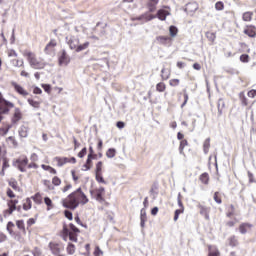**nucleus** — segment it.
Masks as SVG:
<instances>
[{
	"label": "nucleus",
	"instance_id": "obj_1",
	"mask_svg": "<svg viewBox=\"0 0 256 256\" xmlns=\"http://www.w3.org/2000/svg\"><path fill=\"white\" fill-rule=\"evenodd\" d=\"M87 203H89V198L81 188L76 189L62 200V206L71 211H75L79 205H87Z\"/></svg>",
	"mask_w": 256,
	"mask_h": 256
},
{
	"label": "nucleus",
	"instance_id": "obj_2",
	"mask_svg": "<svg viewBox=\"0 0 256 256\" xmlns=\"http://www.w3.org/2000/svg\"><path fill=\"white\" fill-rule=\"evenodd\" d=\"M23 57L27 59L32 69L41 70L47 67V62H45V59L38 57L37 54H35L32 51H28V50L24 51Z\"/></svg>",
	"mask_w": 256,
	"mask_h": 256
},
{
	"label": "nucleus",
	"instance_id": "obj_3",
	"mask_svg": "<svg viewBox=\"0 0 256 256\" xmlns=\"http://www.w3.org/2000/svg\"><path fill=\"white\" fill-rule=\"evenodd\" d=\"M13 166L21 173H27V169H39V165L35 162L29 163L27 155H21L13 160Z\"/></svg>",
	"mask_w": 256,
	"mask_h": 256
},
{
	"label": "nucleus",
	"instance_id": "obj_4",
	"mask_svg": "<svg viewBox=\"0 0 256 256\" xmlns=\"http://www.w3.org/2000/svg\"><path fill=\"white\" fill-rule=\"evenodd\" d=\"M79 233H81V230H79V228H77V226H75L73 223H70L69 226L64 224L61 231L64 241H67V237H69V240L73 241L74 243H77Z\"/></svg>",
	"mask_w": 256,
	"mask_h": 256
},
{
	"label": "nucleus",
	"instance_id": "obj_5",
	"mask_svg": "<svg viewBox=\"0 0 256 256\" xmlns=\"http://www.w3.org/2000/svg\"><path fill=\"white\" fill-rule=\"evenodd\" d=\"M92 199H96L98 203H105V188L103 186L90 190Z\"/></svg>",
	"mask_w": 256,
	"mask_h": 256
},
{
	"label": "nucleus",
	"instance_id": "obj_6",
	"mask_svg": "<svg viewBox=\"0 0 256 256\" xmlns=\"http://www.w3.org/2000/svg\"><path fill=\"white\" fill-rule=\"evenodd\" d=\"M48 248L50 249L52 255L55 256H66L65 254H61L64 251L65 247L61 244V242L51 241L48 244Z\"/></svg>",
	"mask_w": 256,
	"mask_h": 256
},
{
	"label": "nucleus",
	"instance_id": "obj_7",
	"mask_svg": "<svg viewBox=\"0 0 256 256\" xmlns=\"http://www.w3.org/2000/svg\"><path fill=\"white\" fill-rule=\"evenodd\" d=\"M53 161L56 163L57 167H63L64 165H67V163L75 165V163H77V158L56 156Z\"/></svg>",
	"mask_w": 256,
	"mask_h": 256
},
{
	"label": "nucleus",
	"instance_id": "obj_8",
	"mask_svg": "<svg viewBox=\"0 0 256 256\" xmlns=\"http://www.w3.org/2000/svg\"><path fill=\"white\" fill-rule=\"evenodd\" d=\"M13 107H15V104L5 100L3 94L0 92V111L4 114H8Z\"/></svg>",
	"mask_w": 256,
	"mask_h": 256
},
{
	"label": "nucleus",
	"instance_id": "obj_9",
	"mask_svg": "<svg viewBox=\"0 0 256 256\" xmlns=\"http://www.w3.org/2000/svg\"><path fill=\"white\" fill-rule=\"evenodd\" d=\"M11 87H13L14 91L18 93V95H21V97H28L29 92L23 88L19 83L13 81L11 82Z\"/></svg>",
	"mask_w": 256,
	"mask_h": 256
},
{
	"label": "nucleus",
	"instance_id": "obj_10",
	"mask_svg": "<svg viewBox=\"0 0 256 256\" xmlns=\"http://www.w3.org/2000/svg\"><path fill=\"white\" fill-rule=\"evenodd\" d=\"M156 41L158 45H164L166 47H171V45H173V38L170 36H157Z\"/></svg>",
	"mask_w": 256,
	"mask_h": 256
},
{
	"label": "nucleus",
	"instance_id": "obj_11",
	"mask_svg": "<svg viewBox=\"0 0 256 256\" xmlns=\"http://www.w3.org/2000/svg\"><path fill=\"white\" fill-rule=\"evenodd\" d=\"M244 35L250 37V39L256 38V26L253 24L246 25L243 30Z\"/></svg>",
	"mask_w": 256,
	"mask_h": 256
},
{
	"label": "nucleus",
	"instance_id": "obj_12",
	"mask_svg": "<svg viewBox=\"0 0 256 256\" xmlns=\"http://www.w3.org/2000/svg\"><path fill=\"white\" fill-rule=\"evenodd\" d=\"M58 63L59 65H67L68 63H71V57H69V54H67V51L62 50L58 56Z\"/></svg>",
	"mask_w": 256,
	"mask_h": 256
},
{
	"label": "nucleus",
	"instance_id": "obj_13",
	"mask_svg": "<svg viewBox=\"0 0 256 256\" xmlns=\"http://www.w3.org/2000/svg\"><path fill=\"white\" fill-rule=\"evenodd\" d=\"M251 229H253V224L249 222H243L238 226V231L241 235H246V233H249Z\"/></svg>",
	"mask_w": 256,
	"mask_h": 256
},
{
	"label": "nucleus",
	"instance_id": "obj_14",
	"mask_svg": "<svg viewBox=\"0 0 256 256\" xmlns=\"http://www.w3.org/2000/svg\"><path fill=\"white\" fill-rule=\"evenodd\" d=\"M57 47V40L51 39L49 43L44 48V53L46 55H51L55 51V48Z\"/></svg>",
	"mask_w": 256,
	"mask_h": 256
},
{
	"label": "nucleus",
	"instance_id": "obj_15",
	"mask_svg": "<svg viewBox=\"0 0 256 256\" xmlns=\"http://www.w3.org/2000/svg\"><path fill=\"white\" fill-rule=\"evenodd\" d=\"M17 203H19V200L17 199L8 200V209L6 210V213H8V215H12L14 211H17Z\"/></svg>",
	"mask_w": 256,
	"mask_h": 256
},
{
	"label": "nucleus",
	"instance_id": "obj_16",
	"mask_svg": "<svg viewBox=\"0 0 256 256\" xmlns=\"http://www.w3.org/2000/svg\"><path fill=\"white\" fill-rule=\"evenodd\" d=\"M23 119V112H21V109L15 108L14 114L12 116V123H19Z\"/></svg>",
	"mask_w": 256,
	"mask_h": 256
},
{
	"label": "nucleus",
	"instance_id": "obj_17",
	"mask_svg": "<svg viewBox=\"0 0 256 256\" xmlns=\"http://www.w3.org/2000/svg\"><path fill=\"white\" fill-rule=\"evenodd\" d=\"M31 201H34L35 205L43 204V194L41 192H36L34 195L30 197Z\"/></svg>",
	"mask_w": 256,
	"mask_h": 256
},
{
	"label": "nucleus",
	"instance_id": "obj_18",
	"mask_svg": "<svg viewBox=\"0 0 256 256\" xmlns=\"http://www.w3.org/2000/svg\"><path fill=\"white\" fill-rule=\"evenodd\" d=\"M9 167H11V165L9 164V158H7V156H5V157H3L2 168L0 171L1 177H5V171H7V169H9Z\"/></svg>",
	"mask_w": 256,
	"mask_h": 256
},
{
	"label": "nucleus",
	"instance_id": "obj_19",
	"mask_svg": "<svg viewBox=\"0 0 256 256\" xmlns=\"http://www.w3.org/2000/svg\"><path fill=\"white\" fill-rule=\"evenodd\" d=\"M157 5H159V0H148L147 9L150 13H155L157 11Z\"/></svg>",
	"mask_w": 256,
	"mask_h": 256
},
{
	"label": "nucleus",
	"instance_id": "obj_20",
	"mask_svg": "<svg viewBox=\"0 0 256 256\" xmlns=\"http://www.w3.org/2000/svg\"><path fill=\"white\" fill-rule=\"evenodd\" d=\"M22 209L24 211H31V209H33V202L30 197L23 200Z\"/></svg>",
	"mask_w": 256,
	"mask_h": 256
},
{
	"label": "nucleus",
	"instance_id": "obj_21",
	"mask_svg": "<svg viewBox=\"0 0 256 256\" xmlns=\"http://www.w3.org/2000/svg\"><path fill=\"white\" fill-rule=\"evenodd\" d=\"M27 102L34 109H39L41 107V104L43 103V100H36L35 98H28Z\"/></svg>",
	"mask_w": 256,
	"mask_h": 256
},
{
	"label": "nucleus",
	"instance_id": "obj_22",
	"mask_svg": "<svg viewBox=\"0 0 256 256\" xmlns=\"http://www.w3.org/2000/svg\"><path fill=\"white\" fill-rule=\"evenodd\" d=\"M8 185L13 189V191H21V187H19V182L15 178H10L8 180Z\"/></svg>",
	"mask_w": 256,
	"mask_h": 256
},
{
	"label": "nucleus",
	"instance_id": "obj_23",
	"mask_svg": "<svg viewBox=\"0 0 256 256\" xmlns=\"http://www.w3.org/2000/svg\"><path fill=\"white\" fill-rule=\"evenodd\" d=\"M253 11H246L242 14V21L245 23H251L253 21Z\"/></svg>",
	"mask_w": 256,
	"mask_h": 256
},
{
	"label": "nucleus",
	"instance_id": "obj_24",
	"mask_svg": "<svg viewBox=\"0 0 256 256\" xmlns=\"http://www.w3.org/2000/svg\"><path fill=\"white\" fill-rule=\"evenodd\" d=\"M206 39H208L210 45H215V39H217V33L208 31L205 33Z\"/></svg>",
	"mask_w": 256,
	"mask_h": 256
},
{
	"label": "nucleus",
	"instance_id": "obj_25",
	"mask_svg": "<svg viewBox=\"0 0 256 256\" xmlns=\"http://www.w3.org/2000/svg\"><path fill=\"white\" fill-rule=\"evenodd\" d=\"M16 227L19 231L22 232L23 235H27V228H25V221L24 220H17Z\"/></svg>",
	"mask_w": 256,
	"mask_h": 256
},
{
	"label": "nucleus",
	"instance_id": "obj_26",
	"mask_svg": "<svg viewBox=\"0 0 256 256\" xmlns=\"http://www.w3.org/2000/svg\"><path fill=\"white\" fill-rule=\"evenodd\" d=\"M44 203L46 205V211H51L55 209V204L53 203V200L49 198L48 196L44 197Z\"/></svg>",
	"mask_w": 256,
	"mask_h": 256
},
{
	"label": "nucleus",
	"instance_id": "obj_27",
	"mask_svg": "<svg viewBox=\"0 0 256 256\" xmlns=\"http://www.w3.org/2000/svg\"><path fill=\"white\" fill-rule=\"evenodd\" d=\"M168 15H170L169 11L164 10V9H160L157 12V17L160 21H165V19H167Z\"/></svg>",
	"mask_w": 256,
	"mask_h": 256
},
{
	"label": "nucleus",
	"instance_id": "obj_28",
	"mask_svg": "<svg viewBox=\"0 0 256 256\" xmlns=\"http://www.w3.org/2000/svg\"><path fill=\"white\" fill-rule=\"evenodd\" d=\"M198 209L200 211V215H203L205 219H209V208L207 206L199 204Z\"/></svg>",
	"mask_w": 256,
	"mask_h": 256
},
{
	"label": "nucleus",
	"instance_id": "obj_29",
	"mask_svg": "<svg viewBox=\"0 0 256 256\" xmlns=\"http://www.w3.org/2000/svg\"><path fill=\"white\" fill-rule=\"evenodd\" d=\"M228 245L230 247H237V245H239V239L237 238V236L232 235L228 238Z\"/></svg>",
	"mask_w": 256,
	"mask_h": 256
},
{
	"label": "nucleus",
	"instance_id": "obj_30",
	"mask_svg": "<svg viewBox=\"0 0 256 256\" xmlns=\"http://www.w3.org/2000/svg\"><path fill=\"white\" fill-rule=\"evenodd\" d=\"M41 168L43 169V171H48L50 175H57V169L53 168L52 166L42 164Z\"/></svg>",
	"mask_w": 256,
	"mask_h": 256
},
{
	"label": "nucleus",
	"instance_id": "obj_31",
	"mask_svg": "<svg viewBox=\"0 0 256 256\" xmlns=\"http://www.w3.org/2000/svg\"><path fill=\"white\" fill-rule=\"evenodd\" d=\"M140 221L141 227H145V223H147V212L145 211V209H142L140 211Z\"/></svg>",
	"mask_w": 256,
	"mask_h": 256
},
{
	"label": "nucleus",
	"instance_id": "obj_32",
	"mask_svg": "<svg viewBox=\"0 0 256 256\" xmlns=\"http://www.w3.org/2000/svg\"><path fill=\"white\" fill-rule=\"evenodd\" d=\"M199 181H201V183L203 185H209V173L204 172L199 176Z\"/></svg>",
	"mask_w": 256,
	"mask_h": 256
},
{
	"label": "nucleus",
	"instance_id": "obj_33",
	"mask_svg": "<svg viewBox=\"0 0 256 256\" xmlns=\"http://www.w3.org/2000/svg\"><path fill=\"white\" fill-rule=\"evenodd\" d=\"M92 167H93V160L91 159V156H88L85 164L83 165V171H90Z\"/></svg>",
	"mask_w": 256,
	"mask_h": 256
},
{
	"label": "nucleus",
	"instance_id": "obj_34",
	"mask_svg": "<svg viewBox=\"0 0 256 256\" xmlns=\"http://www.w3.org/2000/svg\"><path fill=\"white\" fill-rule=\"evenodd\" d=\"M37 223V218H29L26 222V231L31 233V227Z\"/></svg>",
	"mask_w": 256,
	"mask_h": 256
},
{
	"label": "nucleus",
	"instance_id": "obj_35",
	"mask_svg": "<svg viewBox=\"0 0 256 256\" xmlns=\"http://www.w3.org/2000/svg\"><path fill=\"white\" fill-rule=\"evenodd\" d=\"M44 187L47 189V191H55V187L53 186V183L51 182V180H43L42 181Z\"/></svg>",
	"mask_w": 256,
	"mask_h": 256
},
{
	"label": "nucleus",
	"instance_id": "obj_36",
	"mask_svg": "<svg viewBox=\"0 0 256 256\" xmlns=\"http://www.w3.org/2000/svg\"><path fill=\"white\" fill-rule=\"evenodd\" d=\"M51 181L54 189L55 187H60L61 183H63V180L57 175L53 176Z\"/></svg>",
	"mask_w": 256,
	"mask_h": 256
},
{
	"label": "nucleus",
	"instance_id": "obj_37",
	"mask_svg": "<svg viewBox=\"0 0 256 256\" xmlns=\"http://www.w3.org/2000/svg\"><path fill=\"white\" fill-rule=\"evenodd\" d=\"M66 251L68 255H75V251H76L75 244L69 242L66 247Z\"/></svg>",
	"mask_w": 256,
	"mask_h": 256
},
{
	"label": "nucleus",
	"instance_id": "obj_38",
	"mask_svg": "<svg viewBox=\"0 0 256 256\" xmlns=\"http://www.w3.org/2000/svg\"><path fill=\"white\" fill-rule=\"evenodd\" d=\"M169 77H171V72H169L167 70V68H163L161 70V79H162V81H167V79H169Z\"/></svg>",
	"mask_w": 256,
	"mask_h": 256
},
{
	"label": "nucleus",
	"instance_id": "obj_39",
	"mask_svg": "<svg viewBox=\"0 0 256 256\" xmlns=\"http://www.w3.org/2000/svg\"><path fill=\"white\" fill-rule=\"evenodd\" d=\"M239 99H240L242 105H244V107H247V105H249V100L245 96V92L239 93Z\"/></svg>",
	"mask_w": 256,
	"mask_h": 256
},
{
	"label": "nucleus",
	"instance_id": "obj_40",
	"mask_svg": "<svg viewBox=\"0 0 256 256\" xmlns=\"http://www.w3.org/2000/svg\"><path fill=\"white\" fill-rule=\"evenodd\" d=\"M89 42H85L84 44H80L76 46V53H81V51H85V49H89Z\"/></svg>",
	"mask_w": 256,
	"mask_h": 256
},
{
	"label": "nucleus",
	"instance_id": "obj_41",
	"mask_svg": "<svg viewBox=\"0 0 256 256\" xmlns=\"http://www.w3.org/2000/svg\"><path fill=\"white\" fill-rule=\"evenodd\" d=\"M167 89V85L164 82H159L156 84V91L158 93H163Z\"/></svg>",
	"mask_w": 256,
	"mask_h": 256
},
{
	"label": "nucleus",
	"instance_id": "obj_42",
	"mask_svg": "<svg viewBox=\"0 0 256 256\" xmlns=\"http://www.w3.org/2000/svg\"><path fill=\"white\" fill-rule=\"evenodd\" d=\"M95 180L97 181V183H102L103 185H107V181H105V178H103V173L95 174Z\"/></svg>",
	"mask_w": 256,
	"mask_h": 256
},
{
	"label": "nucleus",
	"instance_id": "obj_43",
	"mask_svg": "<svg viewBox=\"0 0 256 256\" xmlns=\"http://www.w3.org/2000/svg\"><path fill=\"white\" fill-rule=\"evenodd\" d=\"M234 215H235V205L231 204L228 207V211L226 213V217H229L231 219V217H234Z\"/></svg>",
	"mask_w": 256,
	"mask_h": 256
},
{
	"label": "nucleus",
	"instance_id": "obj_44",
	"mask_svg": "<svg viewBox=\"0 0 256 256\" xmlns=\"http://www.w3.org/2000/svg\"><path fill=\"white\" fill-rule=\"evenodd\" d=\"M169 33H170V36L171 39H173V37H177V33H179V29H177L175 26H170L169 27Z\"/></svg>",
	"mask_w": 256,
	"mask_h": 256
},
{
	"label": "nucleus",
	"instance_id": "obj_45",
	"mask_svg": "<svg viewBox=\"0 0 256 256\" xmlns=\"http://www.w3.org/2000/svg\"><path fill=\"white\" fill-rule=\"evenodd\" d=\"M211 147V139L207 138L205 141H204V144H203V150H204V153H209V149Z\"/></svg>",
	"mask_w": 256,
	"mask_h": 256
},
{
	"label": "nucleus",
	"instance_id": "obj_46",
	"mask_svg": "<svg viewBox=\"0 0 256 256\" xmlns=\"http://www.w3.org/2000/svg\"><path fill=\"white\" fill-rule=\"evenodd\" d=\"M187 145H189V142L186 139L180 141L179 151H180L181 155L185 154L183 151L187 147Z\"/></svg>",
	"mask_w": 256,
	"mask_h": 256
},
{
	"label": "nucleus",
	"instance_id": "obj_47",
	"mask_svg": "<svg viewBox=\"0 0 256 256\" xmlns=\"http://www.w3.org/2000/svg\"><path fill=\"white\" fill-rule=\"evenodd\" d=\"M115 155H117V151L115 150V148H109L106 151V157H108V159H113V157H115Z\"/></svg>",
	"mask_w": 256,
	"mask_h": 256
},
{
	"label": "nucleus",
	"instance_id": "obj_48",
	"mask_svg": "<svg viewBox=\"0 0 256 256\" xmlns=\"http://www.w3.org/2000/svg\"><path fill=\"white\" fill-rule=\"evenodd\" d=\"M103 173V161H98L95 165V174Z\"/></svg>",
	"mask_w": 256,
	"mask_h": 256
},
{
	"label": "nucleus",
	"instance_id": "obj_49",
	"mask_svg": "<svg viewBox=\"0 0 256 256\" xmlns=\"http://www.w3.org/2000/svg\"><path fill=\"white\" fill-rule=\"evenodd\" d=\"M213 199H214L215 203H217L218 205H221V203H223V200L221 198V193H219V192L214 193Z\"/></svg>",
	"mask_w": 256,
	"mask_h": 256
},
{
	"label": "nucleus",
	"instance_id": "obj_50",
	"mask_svg": "<svg viewBox=\"0 0 256 256\" xmlns=\"http://www.w3.org/2000/svg\"><path fill=\"white\" fill-rule=\"evenodd\" d=\"M182 213H185V208H179V209L175 210V212H174V221H178L179 216L182 215Z\"/></svg>",
	"mask_w": 256,
	"mask_h": 256
},
{
	"label": "nucleus",
	"instance_id": "obj_51",
	"mask_svg": "<svg viewBox=\"0 0 256 256\" xmlns=\"http://www.w3.org/2000/svg\"><path fill=\"white\" fill-rule=\"evenodd\" d=\"M180 83H181V80L177 78H173L169 80L170 87H179Z\"/></svg>",
	"mask_w": 256,
	"mask_h": 256
},
{
	"label": "nucleus",
	"instance_id": "obj_52",
	"mask_svg": "<svg viewBox=\"0 0 256 256\" xmlns=\"http://www.w3.org/2000/svg\"><path fill=\"white\" fill-rule=\"evenodd\" d=\"M15 224L13 222H8L7 224V231L10 233V235H15Z\"/></svg>",
	"mask_w": 256,
	"mask_h": 256
},
{
	"label": "nucleus",
	"instance_id": "obj_53",
	"mask_svg": "<svg viewBox=\"0 0 256 256\" xmlns=\"http://www.w3.org/2000/svg\"><path fill=\"white\" fill-rule=\"evenodd\" d=\"M216 11H223L225 9V4L222 1H218L215 3Z\"/></svg>",
	"mask_w": 256,
	"mask_h": 256
},
{
	"label": "nucleus",
	"instance_id": "obj_54",
	"mask_svg": "<svg viewBox=\"0 0 256 256\" xmlns=\"http://www.w3.org/2000/svg\"><path fill=\"white\" fill-rule=\"evenodd\" d=\"M71 175L74 183H79V174L75 170H71Z\"/></svg>",
	"mask_w": 256,
	"mask_h": 256
},
{
	"label": "nucleus",
	"instance_id": "obj_55",
	"mask_svg": "<svg viewBox=\"0 0 256 256\" xmlns=\"http://www.w3.org/2000/svg\"><path fill=\"white\" fill-rule=\"evenodd\" d=\"M249 55L248 54H242L241 56H240V61H241V63H249Z\"/></svg>",
	"mask_w": 256,
	"mask_h": 256
},
{
	"label": "nucleus",
	"instance_id": "obj_56",
	"mask_svg": "<svg viewBox=\"0 0 256 256\" xmlns=\"http://www.w3.org/2000/svg\"><path fill=\"white\" fill-rule=\"evenodd\" d=\"M64 215H65L66 219H68L69 221H73V213L71 211L65 210Z\"/></svg>",
	"mask_w": 256,
	"mask_h": 256
},
{
	"label": "nucleus",
	"instance_id": "obj_57",
	"mask_svg": "<svg viewBox=\"0 0 256 256\" xmlns=\"http://www.w3.org/2000/svg\"><path fill=\"white\" fill-rule=\"evenodd\" d=\"M6 195H7V197H9L10 199H15V193L13 192V190H11V188H7V190H6Z\"/></svg>",
	"mask_w": 256,
	"mask_h": 256
},
{
	"label": "nucleus",
	"instance_id": "obj_58",
	"mask_svg": "<svg viewBox=\"0 0 256 256\" xmlns=\"http://www.w3.org/2000/svg\"><path fill=\"white\" fill-rule=\"evenodd\" d=\"M94 256H101L103 255V252L101 251V248L99 246H96L93 252Z\"/></svg>",
	"mask_w": 256,
	"mask_h": 256
},
{
	"label": "nucleus",
	"instance_id": "obj_59",
	"mask_svg": "<svg viewBox=\"0 0 256 256\" xmlns=\"http://www.w3.org/2000/svg\"><path fill=\"white\" fill-rule=\"evenodd\" d=\"M8 141H9V143H11V145H12L13 147H17V140L15 139L14 136L8 137Z\"/></svg>",
	"mask_w": 256,
	"mask_h": 256
},
{
	"label": "nucleus",
	"instance_id": "obj_60",
	"mask_svg": "<svg viewBox=\"0 0 256 256\" xmlns=\"http://www.w3.org/2000/svg\"><path fill=\"white\" fill-rule=\"evenodd\" d=\"M177 201H178V207L180 209H185V206L183 205V200L181 199V194H178Z\"/></svg>",
	"mask_w": 256,
	"mask_h": 256
},
{
	"label": "nucleus",
	"instance_id": "obj_61",
	"mask_svg": "<svg viewBox=\"0 0 256 256\" xmlns=\"http://www.w3.org/2000/svg\"><path fill=\"white\" fill-rule=\"evenodd\" d=\"M85 155H87V148H83L79 153H78V157L80 159H83V157H85Z\"/></svg>",
	"mask_w": 256,
	"mask_h": 256
},
{
	"label": "nucleus",
	"instance_id": "obj_62",
	"mask_svg": "<svg viewBox=\"0 0 256 256\" xmlns=\"http://www.w3.org/2000/svg\"><path fill=\"white\" fill-rule=\"evenodd\" d=\"M247 96L250 97L251 99H255V97H256V90L252 89V90L248 91Z\"/></svg>",
	"mask_w": 256,
	"mask_h": 256
},
{
	"label": "nucleus",
	"instance_id": "obj_63",
	"mask_svg": "<svg viewBox=\"0 0 256 256\" xmlns=\"http://www.w3.org/2000/svg\"><path fill=\"white\" fill-rule=\"evenodd\" d=\"M32 255H34V256H41L42 255L41 249L34 248L33 251H32Z\"/></svg>",
	"mask_w": 256,
	"mask_h": 256
},
{
	"label": "nucleus",
	"instance_id": "obj_64",
	"mask_svg": "<svg viewBox=\"0 0 256 256\" xmlns=\"http://www.w3.org/2000/svg\"><path fill=\"white\" fill-rule=\"evenodd\" d=\"M237 219L226 222V227H235Z\"/></svg>",
	"mask_w": 256,
	"mask_h": 256
}]
</instances>
